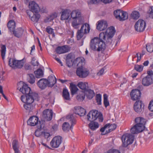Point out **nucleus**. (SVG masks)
<instances>
[{
	"mask_svg": "<svg viewBox=\"0 0 153 153\" xmlns=\"http://www.w3.org/2000/svg\"><path fill=\"white\" fill-rule=\"evenodd\" d=\"M103 39L100 37H94L91 39L90 43V48L97 52L103 51L105 49V45L102 40Z\"/></svg>",
	"mask_w": 153,
	"mask_h": 153,
	"instance_id": "1",
	"label": "nucleus"
},
{
	"mask_svg": "<svg viewBox=\"0 0 153 153\" xmlns=\"http://www.w3.org/2000/svg\"><path fill=\"white\" fill-rule=\"evenodd\" d=\"M135 121L136 124L131 128V133L138 134L143 131L145 128L146 120L143 117H138L135 118Z\"/></svg>",
	"mask_w": 153,
	"mask_h": 153,
	"instance_id": "2",
	"label": "nucleus"
},
{
	"mask_svg": "<svg viewBox=\"0 0 153 153\" xmlns=\"http://www.w3.org/2000/svg\"><path fill=\"white\" fill-rule=\"evenodd\" d=\"M87 118L90 122L93 121L97 119L100 122H102L103 120L102 114L96 110L91 111L87 115Z\"/></svg>",
	"mask_w": 153,
	"mask_h": 153,
	"instance_id": "3",
	"label": "nucleus"
},
{
	"mask_svg": "<svg viewBox=\"0 0 153 153\" xmlns=\"http://www.w3.org/2000/svg\"><path fill=\"white\" fill-rule=\"evenodd\" d=\"M66 118L71 124L70 126L68 122H64L62 126L63 130L65 132L68 131L70 129H72L74 125H75L76 123V120L74 117V114H70L68 115Z\"/></svg>",
	"mask_w": 153,
	"mask_h": 153,
	"instance_id": "4",
	"label": "nucleus"
},
{
	"mask_svg": "<svg viewBox=\"0 0 153 153\" xmlns=\"http://www.w3.org/2000/svg\"><path fill=\"white\" fill-rule=\"evenodd\" d=\"M134 135L128 133L123 135L121 139L122 142V147H126L128 145L131 144L134 140Z\"/></svg>",
	"mask_w": 153,
	"mask_h": 153,
	"instance_id": "5",
	"label": "nucleus"
},
{
	"mask_svg": "<svg viewBox=\"0 0 153 153\" xmlns=\"http://www.w3.org/2000/svg\"><path fill=\"white\" fill-rule=\"evenodd\" d=\"M38 94L35 93H32L30 94L21 96V99L22 101L24 102V99H26V103H31L33 102L35 100L37 99Z\"/></svg>",
	"mask_w": 153,
	"mask_h": 153,
	"instance_id": "6",
	"label": "nucleus"
},
{
	"mask_svg": "<svg viewBox=\"0 0 153 153\" xmlns=\"http://www.w3.org/2000/svg\"><path fill=\"white\" fill-rule=\"evenodd\" d=\"M114 28L113 27H110L108 29L105 33L102 32L100 34L99 37L101 39H103L105 40L106 36L109 38H112L115 33Z\"/></svg>",
	"mask_w": 153,
	"mask_h": 153,
	"instance_id": "7",
	"label": "nucleus"
},
{
	"mask_svg": "<svg viewBox=\"0 0 153 153\" xmlns=\"http://www.w3.org/2000/svg\"><path fill=\"white\" fill-rule=\"evenodd\" d=\"M114 14L116 18L118 19L120 21L125 20L128 18L127 13L120 10L115 11Z\"/></svg>",
	"mask_w": 153,
	"mask_h": 153,
	"instance_id": "8",
	"label": "nucleus"
},
{
	"mask_svg": "<svg viewBox=\"0 0 153 153\" xmlns=\"http://www.w3.org/2000/svg\"><path fill=\"white\" fill-rule=\"evenodd\" d=\"M77 75L80 78L87 77L89 74V70L84 67L77 68L76 71Z\"/></svg>",
	"mask_w": 153,
	"mask_h": 153,
	"instance_id": "9",
	"label": "nucleus"
},
{
	"mask_svg": "<svg viewBox=\"0 0 153 153\" xmlns=\"http://www.w3.org/2000/svg\"><path fill=\"white\" fill-rule=\"evenodd\" d=\"M11 59H10L9 61V65L12 68H22L24 65L23 61L16 60L15 59H13L12 63H11Z\"/></svg>",
	"mask_w": 153,
	"mask_h": 153,
	"instance_id": "10",
	"label": "nucleus"
},
{
	"mask_svg": "<svg viewBox=\"0 0 153 153\" xmlns=\"http://www.w3.org/2000/svg\"><path fill=\"white\" fill-rule=\"evenodd\" d=\"M146 22L143 20L139 19L137 22L134 25L135 30L137 32L143 31L146 26Z\"/></svg>",
	"mask_w": 153,
	"mask_h": 153,
	"instance_id": "11",
	"label": "nucleus"
},
{
	"mask_svg": "<svg viewBox=\"0 0 153 153\" xmlns=\"http://www.w3.org/2000/svg\"><path fill=\"white\" fill-rule=\"evenodd\" d=\"M62 142V138L60 136H56L53 138L50 142V145L53 148H58Z\"/></svg>",
	"mask_w": 153,
	"mask_h": 153,
	"instance_id": "12",
	"label": "nucleus"
},
{
	"mask_svg": "<svg viewBox=\"0 0 153 153\" xmlns=\"http://www.w3.org/2000/svg\"><path fill=\"white\" fill-rule=\"evenodd\" d=\"M53 111L51 110L47 109L43 112L42 117L44 121H49L52 118Z\"/></svg>",
	"mask_w": 153,
	"mask_h": 153,
	"instance_id": "13",
	"label": "nucleus"
},
{
	"mask_svg": "<svg viewBox=\"0 0 153 153\" xmlns=\"http://www.w3.org/2000/svg\"><path fill=\"white\" fill-rule=\"evenodd\" d=\"M144 105L141 101H137L134 105V108L135 111L138 113H141L144 110Z\"/></svg>",
	"mask_w": 153,
	"mask_h": 153,
	"instance_id": "14",
	"label": "nucleus"
},
{
	"mask_svg": "<svg viewBox=\"0 0 153 153\" xmlns=\"http://www.w3.org/2000/svg\"><path fill=\"white\" fill-rule=\"evenodd\" d=\"M70 50V47L68 45H64L62 46H58L56 49L57 53L61 54L67 53Z\"/></svg>",
	"mask_w": 153,
	"mask_h": 153,
	"instance_id": "15",
	"label": "nucleus"
},
{
	"mask_svg": "<svg viewBox=\"0 0 153 153\" xmlns=\"http://www.w3.org/2000/svg\"><path fill=\"white\" fill-rule=\"evenodd\" d=\"M140 91L138 89H133L130 93L131 99L133 100H136L139 99L141 97Z\"/></svg>",
	"mask_w": 153,
	"mask_h": 153,
	"instance_id": "16",
	"label": "nucleus"
},
{
	"mask_svg": "<svg viewBox=\"0 0 153 153\" xmlns=\"http://www.w3.org/2000/svg\"><path fill=\"white\" fill-rule=\"evenodd\" d=\"M29 7L33 13H37L40 10L39 6L34 1H31L30 2Z\"/></svg>",
	"mask_w": 153,
	"mask_h": 153,
	"instance_id": "17",
	"label": "nucleus"
},
{
	"mask_svg": "<svg viewBox=\"0 0 153 153\" xmlns=\"http://www.w3.org/2000/svg\"><path fill=\"white\" fill-rule=\"evenodd\" d=\"M107 23L105 21H99L98 22L97 29L99 30L102 31L107 28Z\"/></svg>",
	"mask_w": 153,
	"mask_h": 153,
	"instance_id": "18",
	"label": "nucleus"
},
{
	"mask_svg": "<svg viewBox=\"0 0 153 153\" xmlns=\"http://www.w3.org/2000/svg\"><path fill=\"white\" fill-rule=\"evenodd\" d=\"M38 121L39 118L37 117L32 116L28 120L27 122V124L31 126H34L38 124Z\"/></svg>",
	"mask_w": 153,
	"mask_h": 153,
	"instance_id": "19",
	"label": "nucleus"
},
{
	"mask_svg": "<svg viewBox=\"0 0 153 153\" xmlns=\"http://www.w3.org/2000/svg\"><path fill=\"white\" fill-rule=\"evenodd\" d=\"M153 83V79L151 77L146 76L142 80V83L145 86H149Z\"/></svg>",
	"mask_w": 153,
	"mask_h": 153,
	"instance_id": "20",
	"label": "nucleus"
},
{
	"mask_svg": "<svg viewBox=\"0 0 153 153\" xmlns=\"http://www.w3.org/2000/svg\"><path fill=\"white\" fill-rule=\"evenodd\" d=\"M48 81L47 79H40L37 82L39 87L42 89L45 88L48 86Z\"/></svg>",
	"mask_w": 153,
	"mask_h": 153,
	"instance_id": "21",
	"label": "nucleus"
},
{
	"mask_svg": "<svg viewBox=\"0 0 153 153\" xmlns=\"http://www.w3.org/2000/svg\"><path fill=\"white\" fill-rule=\"evenodd\" d=\"M74 112L76 114H78L80 116H84L86 113L85 109L80 107H74Z\"/></svg>",
	"mask_w": 153,
	"mask_h": 153,
	"instance_id": "22",
	"label": "nucleus"
},
{
	"mask_svg": "<svg viewBox=\"0 0 153 153\" xmlns=\"http://www.w3.org/2000/svg\"><path fill=\"white\" fill-rule=\"evenodd\" d=\"M19 91L22 94H25V95H28L31 94L30 93V88L28 87L26 84H23L22 86V88L20 89Z\"/></svg>",
	"mask_w": 153,
	"mask_h": 153,
	"instance_id": "23",
	"label": "nucleus"
},
{
	"mask_svg": "<svg viewBox=\"0 0 153 153\" xmlns=\"http://www.w3.org/2000/svg\"><path fill=\"white\" fill-rule=\"evenodd\" d=\"M83 22V21L81 17L75 19V20L72 22V25L76 29L79 27V25L82 24Z\"/></svg>",
	"mask_w": 153,
	"mask_h": 153,
	"instance_id": "24",
	"label": "nucleus"
},
{
	"mask_svg": "<svg viewBox=\"0 0 153 153\" xmlns=\"http://www.w3.org/2000/svg\"><path fill=\"white\" fill-rule=\"evenodd\" d=\"M85 96L89 99H91L95 96V94L93 91L90 89H88L84 91Z\"/></svg>",
	"mask_w": 153,
	"mask_h": 153,
	"instance_id": "25",
	"label": "nucleus"
},
{
	"mask_svg": "<svg viewBox=\"0 0 153 153\" xmlns=\"http://www.w3.org/2000/svg\"><path fill=\"white\" fill-rule=\"evenodd\" d=\"M74 65H76L77 68L84 67H83L84 63V59L81 57H78L74 61Z\"/></svg>",
	"mask_w": 153,
	"mask_h": 153,
	"instance_id": "26",
	"label": "nucleus"
},
{
	"mask_svg": "<svg viewBox=\"0 0 153 153\" xmlns=\"http://www.w3.org/2000/svg\"><path fill=\"white\" fill-rule=\"evenodd\" d=\"M70 12L67 10H64L62 11L61 19L62 20H65L68 19L70 16Z\"/></svg>",
	"mask_w": 153,
	"mask_h": 153,
	"instance_id": "27",
	"label": "nucleus"
},
{
	"mask_svg": "<svg viewBox=\"0 0 153 153\" xmlns=\"http://www.w3.org/2000/svg\"><path fill=\"white\" fill-rule=\"evenodd\" d=\"M90 29V27L89 25L85 23L82 25L80 30L85 34H86L89 33Z\"/></svg>",
	"mask_w": 153,
	"mask_h": 153,
	"instance_id": "28",
	"label": "nucleus"
},
{
	"mask_svg": "<svg viewBox=\"0 0 153 153\" xmlns=\"http://www.w3.org/2000/svg\"><path fill=\"white\" fill-rule=\"evenodd\" d=\"M48 86L50 87H52L56 83V78L54 76H50L48 78Z\"/></svg>",
	"mask_w": 153,
	"mask_h": 153,
	"instance_id": "29",
	"label": "nucleus"
},
{
	"mask_svg": "<svg viewBox=\"0 0 153 153\" xmlns=\"http://www.w3.org/2000/svg\"><path fill=\"white\" fill-rule=\"evenodd\" d=\"M12 32L15 36L19 38L22 36L23 33V30L22 28H19L17 29L16 30L15 29Z\"/></svg>",
	"mask_w": 153,
	"mask_h": 153,
	"instance_id": "30",
	"label": "nucleus"
},
{
	"mask_svg": "<svg viewBox=\"0 0 153 153\" xmlns=\"http://www.w3.org/2000/svg\"><path fill=\"white\" fill-rule=\"evenodd\" d=\"M77 85L80 89L84 91L88 89V83L87 82H80L78 83Z\"/></svg>",
	"mask_w": 153,
	"mask_h": 153,
	"instance_id": "31",
	"label": "nucleus"
},
{
	"mask_svg": "<svg viewBox=\"0 0 153 153\" xmlns=\"http://www.w3.org/2000/svg\"><path fill=\"white\" fill-rule=\"evenodd\" d=\"M71 17L73 19L78 18L81 17V13L77 10L73 11L71 13Z\"/></svg>",
	"mask_w": 153,
	"mask_h": 153,
	"instance_id": "32",
	"label": "nucleus"
},
{
	"mask_svg": "<svg viewBox=\"0 0 153 153\" xmlns=\"http://www.w3.org/2000/svg\"><path fill=\"white\" fill-rule=\"evenodd\" d=\"M7 27L10 31H13L15 29L16 27L15 22L12 20H10L7 23Z\"/></svg>",
	"mask_w": 153,
	"mask_h": 153,
	"instance_id": "33",
	"label": "nucleus"
},
{
	"mask_svg": "<svg viewBox=\"0 0 153 153\" xmlns=\"http://www.w3.org/2000/svg\"><path fill=\"white\" fill-rule=\"evenodd\" d=\"M24 108L29 112L31 111L34 108V106L31 103H27L23 105Z\"/></svg>",
	"mask_w": 153,
	"mask_h": 153,
	"instance_id": "34",
	"label": "nucleus"
},
{
	"mask_svg": "<svg viewBox=\"0 0 153 153\" xmlns=\"http://www.w3.org/2000/svg\"><path fill=\"white\" fill-rule=\"evenodd\" d=\"M13 148L15 153H19L18 146V141L16 140H14L12 143Z\"/></svg>",
	"mask_w": 153,
	"mask_h": 153,
	"instance_id": "35",
	"label": "nucleus"
},
{
	"mask_svg": "<svg viewBox=\"0 0 153 153\" xmlns=\"http://www.w3.org/2000/svg\"><path fill=\"white\" fill-rule=\"evenodd\" d=\"M62 96L64 99L66 100H70L69 93L67 89H63L62 92Z\"/></svg>",
	"mask_w": 153,
	"mask_h": 153,
	"instance_id": "36",
	"label": "nucleus"
},
{
	"mask_svg": "<svg viewBox=\"0 0 153 153\" xmlns=\"http://www.w3.org/2000/svg\"><path fill=\"white\" fill-rule=\"evenodd\" d=\"M89 127L92 130H94L99 127L98 123L93 121L91 122L89 124Z\"/></svg>",
	"mask_w": 153,
	"mask_h": 153,
	"instance_id": "37",
	"label": "nucleus"
},
{
	"mask_svg": "<svg viewBox=\"0 0 153 153\" xmlns=\"http://www.w3.org/2000/svg\"><path fill=\"white\" fill-rule=\"evenodd\" d=\"M1 52L2 59L4 60V59L6 51V47L5 45H1Z\"/></svg>",
	"mask_w": 153,
	"mask_h": 153,
	"instance_id": "38",
	"label": "nucleus"
},
{
	"mask_svg": "<svg viewBox=\"0 0 153 153\" xmlns=\"http://www.w3.org/2000/svg\"><path fill=\"white\" fill-rule=\"evenodd\" d=\"M70 88L71 92V94L72 95H74L76 93L78 89L75 85L73 84L72 83L70 84Z\"/></svg>",
	"mask_w": 153,
	"mask_h": 153,
	"instance_id": "39",
	"label": "nucleus"
},
{
	"mask_svg": "<svg viewBox=\"0 0 153 153\" xmlns=\"http://www.w3.org/2000/svg\"><path fill=\"white\" fill-rule=\"evenodd\" d=\"M40 17V15L38 13L33 14L31 18V20L33 22L36 23L38 22Z\"/></svg>",
	"mask_w": 153,
	"mask_h": 153,
	"instance_id": "40",
	"label": "nucleus"
},
{
	"mask_svg": "<svg viewBox=\"0 0 153 153\" xmlns=\"http://www.w3.org/2000/svg\"><path fill=\"white\" fill-rule=\"evenodd\" d=\"M85 94L84 92L81 91L77 96L76 98L79 101H83L85 99Z\"/></svg>",
	"mask_w": 153,
	"mask_h": 153,
	"instance_id": "41",
	"label": "nucleus"
},
{
	"mask_svg": "<svg viewBox=\"0 0 153 153\" xmlns=\"http://www.w3.org/2000/svg\"><path fill=\"white\" fill-rule=\"evenodd\" d=\"M36 76L37 78H40L43 76V72L42 69H38L36 71H35Z\"/></svg>",
	"mask_w": 153,
	"mask_h": 153,
	"instance_id": "42",
	"label": "nucleus"
},
{
	"mask_svg": "<svg viewBox=\"0 0 153 153\" xmlns=\"http://www.w3.org/2000/svg\"><path fill=\"white\" fill-rule=\"evenodd\" d=\"M109 126L108 127L109 128L108 131H107L106 132V134L108 133L113 130H115L116 127L117 126L115 124H110L109 123Z\"/></svg>",
	"mask_w": 153,
	"mask_h": 153,
	"instance_id": "43",
	"label": "nucleus"
},
{
	"mask_svg": "<svg viewBox=\"0 0 153 153\" xmlns=\"http://www.w3.org/2000/svg\"><path fill=\"white\" fill-rule=\"evenodd\" d=\"M131 17L133 19H137L140 17V14L138 12L134 11L131 13Z\"/></svg>",
	"mask_w": 153,
	"mask_h": 153,
	"instance_id": "44",
	"label": "nucleus"
},
{
	"mask_svg": "<svg viewBox=\"0 0 153 153\" xmlns=\"http://www.w3.org/2000/svg\"><path fill=\"white\" fill-rule=\"evenodd\" d=\"M28 82L31 84L34 83L35 81V78L33 75L31 74H28Z\"/></svg>",
	"mask_w": 153,
	"mask_h": 153,
	"instance_id": "45",
	"label": "nucleus"
},
{
	"mask_svg": "<svg viewBox=\"0 0 153 153\" xmlns=\"http://www.w3.org/2000/svg\"><path fill=\"white\" fill-rule=\"evenodd\" d=\"M104 101L103 103L105 106L106 108L109 105V103L108 100V96L106 94H104L103 95Z\"/></svg>",
	"mask_w": 153,
	"mask_h": 153,
	"instance_id": "46",
	"label": "nucleus"
},
{
	"mask_svg": "<svg viewBox=\"0 0 153 153\" xmlns=\"http://www.w3.org/2000/svg\"><path fill=\"white\" fill-rule=\"evenodd\" d=\"M146 48L147 51L149 53H152L153 51V44L148 43L146 45Z\"/></svg>",
	"mask_w": 153,
	"mask_h": 153,
	"instance_id": "47",
	"label": "nucleus"
},
{
	"mask_svg": "<svg viewBox=\"0 0 153 153\" xmlns=\"http://www.w3.org/2000/svg\"><path fill=\"white\" fill-rule=\"evenodd\" d=\"M85 34V33L82 32L80 30H78L76 33L77 39L79 40Z\"/></svg>",
	"mask_w": 153,
	"mask_h": 153,
	"instance_id": "48",
	"label": "nucleus"
},
{
	"mask_svg": "<svg viewBox=\"0 0 153 153\" xmlns=\"http://www.w3.org/2000/svg\"><path fill=\"white\" fill-rule=\"evenodd\" d=\"M147 14L150 18L153 19V6L150 7L147 12Z\"/></svg>",
	"mask_w": 153,
	"mask_h": 153,
	"instance_id": "49",
	"label": "nucleus"
},
{
	"mask_svg": "<svg viewBox=\"0 0 153 153\" xmlns=\"http://www.w3.org/2000/svg\"><path fill=\"white\" fill-rule=\"evenodd\" d=\"M46 31L50 34H52L53 37H54L55 35L54 32V30L52 28L49 27H47L46 28Z\"/></svg>",
	"mask_w": 153,
	"mask_h": 153,
	"instance_id": "50",
	"label": "nucleus"
},
{
	"mask_svg": "<svg viewBox=\"0 0 153 153\" xmlns=\"http://www.w3.org/2000/svg\"><path fill=\"white\" fill-rule=\"evenodd\" d=\"M101 95L100 94H97L96 95V100L98 105L101 104Z\"/></svg>",
	"mask_w": 153,
	"mask_h": 153,
	"instance_id": "51",
	"label": "nucleus"
},
{
	"mask_svg": "<svg viewBox=\"0 0 153 153\" xmlns=\"http://www.w3.org/2000/svg\"><path fill=\"white\" fill-rule=\"evenodd\" d=\"M41 130L38 128L35 132V134L36 136L37 137L39 136L42 137L43 132L41 131Z\"/></svg>",
	"mask_w": 153,
	"mask_h": 153,
	"instance_id": "52",
	"label": "nucleus"
},
{
	"mask_svg": "<svg viewBox=\"0 0 153 153\" xmlns=\"http://www.w3.org/2000/svg\"><path fill=\"white\" fill-rule=\"evenodd\" d=\"M134 68L137 71L141 72L143 70V66L141 65H135Z\"/></svg>",
	"mask_w": 153,
	"mask_h": 153,
	"instance_id": "53",
	"label": "nucleus"
},
{
	"mask_svg": "<svg viewBox=\"0 0 153 153\" xmlns=\"http://www.w3.org/2000/svg\"><path fill=\"white\" fill-rule=\"evenodd\" d=\"M101 0H90L88 1V4H97L101 1Z\"/></svg>",
	"mask_w": 153,
	"mask_h": 153,
	"instance_id": "54",
	"label": "nucleus"
},
{
	"mask_svg": "<svg viewBox=\"0 0 153 153\" xmlns=\"http://www.w3.org/2000/svg\"><path fill=\"white\" fill-rule=\"evenodd\" d=\"M66 63L68 67H71L74 64L72 60H66Z\"/></svg>",
	"mask_w": 153,
	"mask_h": 153,
	"instance_id": "55",
	"label": "nucleus"
},
{
	"mask_svg": "<svg viewBox=\"0 0 153 153\" xmlns=\"http://www.w3.org/2000/svg\"><path fill=\"white\" fill-rule=\"evenodd\" d=\"M106 153H121L117 149H111L108 150Z\"/></svg>",
	"mask_w": 153,
	"mask_h": 153,
	"instance_id": "56",
	"label": "nucleus"
},
{
	"mask_svg": "<svg viewBox=\"0 0 153 153\" xmlns=\"http://www.w3.org/2000/svg\"><path fill=\"white\" fill-rule=\"evenodd\" d=\"M111 38L108 37H107V39L105 40H103L105 41H104V43H106L107 44L110 45L111 44L112 40L111 39Z\"/></svg>",
	"mask_w": 153,
	"mask_h": 153,
	"instance_id": "57",
	"label": "nucleus"
},
{
	"mask_svg": "<svg viewBox=\"0 0 153 153\" xmlns=\"http://www.w3.org/2000/svg\"><path fill=\"white\" fill-rule=\"evenodd\" d=\"M149 109L152 112H153V100L150 102L148 106Z\"/></svg>",
	"mask_w": 153,
	"mask_h": 153,
	"instance_id": "58",
	"label": "nucleus"
},
{
	"mask_svg": "<svg viewBox=\"0 0 153 153\" xmlns=\"http://www.w3.org/2000/svg\"><path fill=\"white\" fill-rule=\"evenodd\" d=\"M57 16V14L56 13H54L52 14L50 16L49 19L51 20H53L56 18Z\"/></svg>",
	"mask_w": 153,
	"mask_h": 153,
	"instance_id": "59",
	"label": "nucleus"
},
{
	"mask_svg": "<svg viewBox=\"0 0 153 153\" xmlns=\"http://www.w3.org/2000/svg\"><path fill=\"white\" fill-rule=\"evenodd\" d=\"M148 75L146 76L147 77H151L153 79V72L152 71H147Z\"/></svg>",
	"mask_w": 153,
	"mask_h": 153,
	"instance_id": "60",
	"label": "nucleus"
},
{
	"mask_svg": "<svg viewBox=\"0 0 153 153\" xmlns=\"http://www.w3.org/2000/svg\"><path fill=\"white\" fill-rule=\"evenodd\" d=\"M72 53H70L68 54L66 57V60H72L71 59L73 57Z\"/></svg>",
	"mask_w": 153,
	"mask_h": 153,
	"instance_id": "61",
	"label": "nucleus"
},
{
	"mask_svg": "<svg viewBox=\"0 0 153 153\" xmlns=\"http://www.w3.org/2000/svg\"><path fill=\"white\" fill-rule=\"evenodd\" d=\"M50 136V133L47 132H43L42 137H44L46 138H48Z\"/></svg>",
	"mask_w": 153,
	"mask_h": 153,
	"instance_id": "62",
	"label": "nucleus"
},
{
	"mask_svg": "<svg viewBox=\"0 0 153 153\" xmlns=\"http://www.w3.org/2000/svg\"><path fill=\"white\" fill-rule=\"evenodd\" d=\"M109 124L107 123L105 125L104 127L100 129V131L102 132H103L105 131L106 128H108Z\"/></svg>",
	"mask_w": 153,
	"mask_h": 153,
	"instance_id": "63",
	"label": "nucleus"
},
{
	"mask_svg": "<svg viewBox=\"0 0 153 153\" xmlns=\"http://www.w3.org/2000/svg\"><path fill=\"white\" fill-rule=\"evenodd\" d=\"M25 69L27 70H31L32 69L31 65L29 64H26L24 66Z\"/></svg>",
	"mask_w": 153,
	"mask_h": 153,
	"instance_id": "64",
	"label": "nucleus"
}]
</instances>
